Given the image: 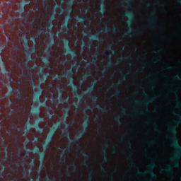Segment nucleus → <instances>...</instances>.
I'll return each instance as SVG.
<instances>
[{"label":"nucleus","instance_id":"obj_1","mask_svg":"<svg viewBox=\"0 0 181 181\" xmlns=\"http://www.w3.org/2000/svg\"><path fill=\"white\" fill-rule=\"evenodd\" d=\"M25 49H27V50L24 51L23 54L27 62L25 69L28 71V74L26 75V77L28 80H30L31 84L32 86H33V84H35V79L33 78V72L32 71L33 69H30V60H32V56H33V54H36L37 47H33L32 51L30 50V46L25 47Z\"/></svg>","mask_w":181,"mask_h":181},{"label":"nucleus","instance_id":"obj_2","mask_svg":"<svg viewBox=\"0 0 181 181\" xmlns=\"http://www.w3.org/2000/svg\"><path fill=\"white\" fill-rule=\"evenodd\" d=\"M106 26H107V30H105V28H101L100 30L102 32H98V34L97 33L94 32L93 30L90 28L88 32L84 31V33H86L88 37H91V36H95L96 39H100V37L103 33H104L105 35H111V33H115L116 35H118L119 33V28H118L117 25H115L112 28L110 26V24H108V23H107Z\"/></svg>","mask_w":181,"mask_h":181},{"label":"nucleus","instance_id":"obj_3","mask_svg":"<svg viewBox=\"0 0 181 181\" xmlns=\"http://www.w3.org/2000/svg\"><path fill=\"white\" fill-rule=\"evenodd\" d=\"M39 27L35 26L37 30L36 39H42V36H44L45 39H49V28L47 25L39 23Z\"/></svg>","mask_w":181,"mask_h":181},{"label":"nucleus","instance_id":"obj_4","mask_svg":"<svg viewBox=\"0 0 181 181\" xmlns=\"http://www.w3.org/2000/svg\"><path fill=\"white\" fill-rule=\"evenodd\" d=\"M85 112L88 117V120L87 122L88 125L86 127V132H83V134L81 135V138H79L78 140L74 141V142H75V144H78V145H79V146H81V144L79 143V141L83 139V138H84V136H86V134H87V132H88V128H89V125H90V118H91V115H90V113H88V110H86Z\"/></svg>","mask_w":181,"mask_h":181},{"label":"nucleus","instance_id":"obj_5","mask_svg":"<svg viewBox=\"0 0 181 181\" xmlns=\"http://www.w3.org/2000/svg\"><path fill=\"white\" fill-rule=\"evenodd\" d=\"M93 98L97 103L99 108H101V110H103V111H105V112H108V106H106V107H104L103 106L101 105V104H100V95H93Z\"/></svg>","mask_w":181,"mask_h":181},{"label":"nucleus","instance_id":"obj_6","mask_svg":"<svg viewBox=\"0 0 181 181\" xmlns=\"http://www.w3.org/2000/svg\"><path fill=\"white\" fill-rule=\"evenodd\" d=\"M65 76L66 78H73L74 80V71L73 69L69 71L66 70Z\"/></svg>","mask_w":181,"mask_h":181},{"label":"nucleus","instance_id":"obj_7","mask_svg":"<svg viewBox=\"0 0 181 181\" xmlns=\"http://www.w3.org/2000/svg\"><path fill=\"white\" fill-rule=\"evenodd\" d=\"M156 166V163L155 161H153L151 165H149L148 168L149 169H151V172H153V173L155 174V176L153 177V179H154V180H158V177L156 176V173H155V170H153V169H155Z\"/></svg>","mask_w":181,"mask_h":181},{"label":"nucleus","instance_id":"obj_8","mask_svg":"<svg viewBox=\"0 0 181 181\" xmlns=\"http://www.w3.org/2000/svg\"><path fill=\"white\" fill-rule=\"evenodd\" d=\"M113 87H116L117 88L116 90L117 98H121L120 96H121L122 90H121L119 85H117V83H115L113 85Z\"/></svg>","mask_w":181,"mask_h":181},{"label":"nucleus","instance_id":"obj_9","mask_svg":"<svg viewBox=\"0 0 181 181\" xmlns=\"http://www.w3.org/2000/svg\"><path fill=\"white\" fill-rule=\"evenodd\" d=\"M128 12H129V13L134 14V21H133V23H134V22L138 20V17L136 16V11L133 8H129Z\"/></svg>","mask_w":181,"mask_h":181},{"label":"nucleus","instance_id":"obj_10","mask_svg":"<svg viewBox=\"0 0 181 181\" xmlns=\"http://www.w3.org/2000/svg\"><path fill=\"white\" fill-rule=\"evenodd\" d=\"M22 156H24L25 158H28L29 156V152H28V151L26 150H24L23 153L19 152L18 157L22 158Z\"/></svg>","mask_w":181,"mask_h":181},{"label":"nucleus","instance_id":"obj_11","mask_svg":"<svg viewBox=\"0 0 181 181\" xmlns=\"http://www.w3.org/2000/svg\"><path fill=\"white\" fill-rule=\"evenodd\" d=\"M64 135H66V136H69V139H71V134H70V130H69V128L66 129L64 131Z\"/></svg>","mask_w":181,"mask_h":181},{"label":"nucleus","instance_id":"obj_12","mask_svg":"<svg viewBox=\"0 0 181 181\" xmlns=\"http://www.w3.org/2000/svg\"><path fill=\"white\" fill-rule=\"evenodd\" d=\"M148 97V100L150 103H152L154 101V100H156V98H158V96L157 95H154V96H149V95H147Z\"/></svg>","mask_w":181,"mask_h":181},{"label":"nucleus","instance_id":"obj_13","mask_svg":"<svg viewBox=\"0 0 181 181\" xmlns=\"http://www.w3.org/2000/svg\"><path fill=\"white\" fill-rule=\"evenodd\" d=\"M153 26L156 28L158 26V14H155L153 20Z\"/></svg>","mask_w":181,"mask_h":181},{"label":"nucleus","instance_id":"obj_14","mask_svg":"<svg viewBox=\"0 0 181 181\" xmlns=\"http://www.w3.org/2000/svg\"><path fill=\"white\" fill-rule=\"evenodd\" d=\"M132 30L129 33V35L131 36H134L135 35H139V33L136 32V30L134 28V27H132Z\"/></svg>","mask_w":181,"mask_h":181},{"label":"nucleus","instance_id":"obj_15","mask_svg":"<svg viewBox=\"0 0 181 181\" xmlns=\"http://www.w3.org/2000/svg\"><path fill=\"white\" fill-rule=\"evenodd\" d=\"M68 30L65 33V36H67V35H69V36H73V35H71V33H70V25H69V24L66 26Z\"/></svg>","mask_w":181,"mask_h":181},{"label":"nucleus","instance_id":"obj_16","mask_svg":"<svg viewBox=\"0 0 181 181\" xmlns=\"http://www.w3.org/2000/svg\"><path fill=\"white\" fill-rule=\"evenodd\" d=\"M144 46H181V45H144Z\"/></svg>","mask_w":181,"mask_h":181},{"label":"nucleus","instance_id":"obj_17","mask_svg":"<svg viewBox=\"0 0 181 181\" xmlns=\"http://www.w3.org/2000/svg\"><path fill=\"white\" fill-rule=\"evenodd\" d=\"M59 91H61V98H64V88H63V87H60L59 88Z\"/></svg>","mask_w":181,"mask_h":181},{"label":"nucleus","instance_id":"obj_18","mask_svg":"<svg viewBox=\"0 0 181 181\" xmlns=\"http://www.w3.org/2000/svg\"><path fill=\"white\" fill-rule=\"evenodd\" d=\"M54 37H56V31L54 30H52V34H51V39L54 42Z\"/></svg>","mask_w":181,"mask_h":181},{"label":"nucleus","instance_id":"obj_19","mask_svg":"<svg viewBox=\"0 0 181 181\" xmlns=\"http://www.w3.org/2000/svg\"><path fill=\"white\" fill-rule=\"evenodd\" d=\"M115 64L114 63H111L109 66V67H106V71H108L110 69H115Z\"/></svg>","mask_w":181,"mask_h":181},{"label":"nucleus","instance_id":"obj_20","mask_svg":"<svg viewBox=\"0 0 181 181\" xmlns=\"http://www.w3.org/2000/svg\"><path fill=\"white\" fill-rule=\"evenodd\" d=\"M83 155H85L86 159H91V156L88 154L86 151H82Z\"/></svg>","mask_w":181,"mask_h":181},{"label":"nucleus","instance_id":"obj_21","mask_svg":"<svg viewBox=\"0 0 181 181\" xmlns=\"http://www.w3.org/2000/svg\"><path fill=\"white\" fill-rule=\"evenodd\" d=\"M170 131H175V132H177V127H176L175 125H171L170 126Z\"/></svg>","mask_w":181,"mask_h":181},{"label":"nucleus","instance_id":"obj_22","mask_svg":"<svg viewBox=\"0 0 181 181\" xmlns=\"http://www.w3.org/2000/svg\"><path fill=\"white\" fill-rule=\"evenodd\" d=\"M70 115V111L68 112V115L66 117V120L64 121V124L69 125V117Z\"/></svg>","mask_w":181,"mask_h":181},{"label":"nucleus","instance_id":"obj_23","mask_svg":"<svg viewBox=\"0 0 181 181\" xmlns=\"http://www.w3.org/2000/svg\"><path fill=\"white\" fill-rule=\"evenodd\" d=\"M94 172H95L94 168H92V173H91L90 175L89 176L90 181H93V177L94 176Z\"/></svg>","mask_w":181,"mask_h":181},{"label":"nucleus","instance_id":"obj_24","mask_svg":"<svg viewBox=\"0 0 181 181\" xmlns=\"http://www.w3.org/2000/svg\"><path fill=\"white\" fill-rule=\"evenodd\" d=\"M19 93L16 95V98H18V100H21L23 97H22V93L18 92Z\"/></svg>","mask_w":181,"mask_h":181},{"label":"nucleus","instance_id":"obj_25","mask_svg":"<svg viewBox=\"0 0 181 181\" xmlns=\"http://www.w3.org/2000/svg\"><path fill=\"white\" fill-rule=\"evenodd\" d=\"M103 56L104 57H108L110 56V51H105Z\"/></svg>","mask_w":181,"mask_h":181},{"label":"nucleus","instance_id":"obj_26","mask_svg":"<svg viewBox=\"0 0 181 181\" xmlns=\"http://www.w3.org/2000/svg\"><path fill=\"white\" fill-rule=\"evenodd\" d=\"M91 10V5H89L88 8H85V11H86V13H88Z\"/></svg>","mask_w":181,"mask_h":181},{"label":"nucleus","instance_id":"obj_27","mask_svg":"<svg viewBox=\"0 0 181 181\" xmlns=\"http://www.w3.org/2000/svg\"><path fill=\"white\" fill-rule=\"evenodd\" d=\"M19 93H22L21 91V89L18 88V89H16V90H14V94L17 95V94H19Z\"/></svg>","mask_w":181,"mask_h":181},{"label":"nucleus","instance_id":"obj_28","mask_svg":"<svg viewBox=\"0 0 181 181\" xmlns=\"http://www.w3.org/2000/svg\"><path fill=\"white\" fill-rule=\"evenodd\" d=\"M127 2L129 5H131V6H134V1L132 0H128Z\"/></svg>","mask_w":181,"mask_h":181},{"label":"nucleus","instance_id":"obj_29","mask_svg":"<svg viewBox=\"0 0 181 181\" xmlns=\"http://www.w3.org/2000/svg\"><path fill=\"white\" fill-rule=\"evenodd\" d=\"M92 74L91 72H88L86 74V78L87 80H88V78H90V77H91Z\"/></svg>","mask_w":181,"mask_h":181},{"label":"nucleus","instance_id":"obj_30","mask_svg":"<svg viewBox=\"0 0 181 181\" xmlns=\"http://www.w3.org/2000/svg\"><path fill=\"white\" fill-rule=\"evenodd\" d=\"M47 65L51 66L52 69V61H50V59H47Z\"/></svg>","mask_w":181,"mask_h":181},{"label":"nucleus","instance_id":"obj_31","mask_svg":"<svg viewBox=\"0 0 181 181\" xmlns=\"http://www.w3.org/2000/svg\"><path fill=\"white\" fill-rule=\"evenodd\" d=\"M54 135H56V132H54V134H53V136L51 137L49 144H52V143L53 142V139H54Z\"/></svg>","mask_w":181,"mask_h":181},{"label":"nucleus","instance_id":"obj_32","mask_svg":"<svg viewBox=\"0 0 181 181\" xmlns=\"http://www.w3.org/2000/svg\"><path fill=\"white\" fill-rule=\"evenodd\" d=\"M129 144L130 145V149H131V151H132V149H134V148L132 147V141H129Z\"/></svg>","mask_w":181,"mask_h":181},{"label":"nucleus","instance_id":"obj_33","mask_svg":"<svg viewBox=\"0 0 181 181\" xmlns=\"http://www.w3.org/2000/svg\"><path fill=\"white\" fill-rule=\"evenodd\" d=\"M97 86V83H95L94 86L91 88V92L93 93V91L95 90V86Z\"/></svg>","mask_w":181,"mask_h":181},{"label":"nucleus","instance_id":"obj_34","mask_svg":"<svg viewBox=\"0 0 181 181\" xmlns=\"http://www.w3.org/2000/svg\"><path fill=\"white\" fill-rule=\"evenodd\" d=\"M122 108L124 109V114L127 115V111L128 109L127 108V107H125L124 105H122Z\"/></svg>","mask_w":181,"mask_h":181},{"label":"nucleus","instance_id":"obj_35","mask_svg":"<svg viewBox=\"0 0 181 181\" xmlns=\"http://www.w3.org/2000/svg\"><path fill=\"white\" fill-rule=\"evenodd\" d=\"M40 88H41V93H40V95H43V91H44V90H43V88L42 87V85H40Z\"/></svg>","mask_w":181,"mask_h":181},{"label":"nucleus","instance_id":"obj_36","mask_svg":"<svg viewBox=\"0 0 181 181\" xmlns=\"http://www.w3.org/2000/svg\"><path fill=\"white\" fill-rule=\"evenodd\" d=\"M74 168H75V172H77L78 170V168H77V165L75 163L74 165H73Z\"/></svg>","mask_w":181,"mask_h":181},{"label":"nucleus","instance_id":"obj_37","mask_svg":"<svg viewBox=\"0 0 181 181\" xmlns=\"http://www.w3.org/2000/svg\"><path fill=\"white\" fill-rule=\"evenodd\" d=\"M144 70H145V68H143L142 70L138 71L136 72V74H141V71H144Z\"/></svg>","mask_w":181,"mask_h":181},{"label":"nucleus","instance_id":"obj_38","mask_svg":"<svg viewBox=\"0 0 181 181\" xmlns=\"http://www.w3.org/2000/svg\"><path fill=\"white\" fill-rule=\"evenodd\" d=\"M155 125H156V129L157 131H159V128H158V123L156 122H154ZM157 126V127H156Z\"/></svg>","mask_w":181,"mask_h":181},{"label":"nucleus","instance_id":"obj_39","mask_svg":"<svg viewBox=\"0 0 181 181\" xmlns=\"http://www.w3.org/2000/svg\"><path fill=\"white\" fill-rule=\"evenodd\" d=\"M118 121H119V122H120V124H122V117H120L118 119Z\"/></svg>","mask_w":181,"mask_h":181},{"label":"nucleus","instance_id":"obj_40","mask_svg":"<svg viewBox=\"0 0 181 181\" xmlns=\"http://www.w3.org/2000/svg\"><path fill=\"white\" fill-rule=\"evenodd\" d=\"M139 112H140L141 114H145V112H144V110H142V109H140V110H139Z\"/></svg>","mask_w":181,"mask_h":181},{"label":"nucleus","instance_id":"obj_41","mask_svg":"<svg viewBox=\"0 0 181 181\" xmlns=\"http://www.w3.org/2000/svg\"><path fill=\"white\" fill-rule=\"evenodd\" d=\"M63 127L62 126V124H59L58 125V129H62Z\"/></svg>","mask_w":181,"mask_h":181},{"label":"nucleus","instance_id":"obj_42","mask_svg":"<svg viewBox=\"0 0 181 181\" xmlns=\"http://www.w3.org/2000/svg\"><path fill=\"white\" fill-rule=\"evenodd\" d=\"M73 144V143H71L70 144V145H69V148H68V149H69V151H71V145Z\"/></svg>","mask_w":181,"mask_h":181},{"label":"nucleus","instance_id":"obj_43","mask_svg":"<svg viewBox=\"0 0 181 181\" xmlns=\"http://www.w3.org/2000/svg\"><path fill=\"white\" fill-rule=\"evenodd\" d=\"M54 28V23L51 22V29H53Z\"/></svg>","mask_w":181,"mask_h":181},{"label":"nucleus","instance_id":"obj_44","mask_svg":"<svg viewBox=\"0 0 181 181\" xmlns=\"http://www.w3.org/2000/svg\"><path fill=\"white\" fill-rule=\"evenodd\" d=\"M86 165L88 168H90V163H88V161L86 162Z\"/></svg>","mask_w":181,"mask_h":181},{"label":"nucleus","instance_id":"obj_45","mask_svg":"<svg viewBox=\"0 0 181 181\" xmlns=\"http://www.w3.org/2000/svg\"><path fill=\"white\" fill-rule=\"evenodd\" d=\"M176 115H177L178 117H181V114H180L179 112H176Z\"/></svg>","mask_w":181,"mask_h":181},{"label":"nucleus","instance_id":"obj_46","mask_svg":"<svg viewBox=\"0 0 181 181\" xmlns=\"http://www.w3.org/2000/svg\"><path fill=\"white\" fill-rule=\"evenodd\" d=\"M93 59H94L95 60H98V57L94 56V57H93Z\"/></svg>","mask_w":181,"mask_h":181},{"label":"nucleus","instance_id":"obj_47","mask_svg":"<svg viewBox=\"0 0 181 181\" xmlns=\"http://www.w3.org/2000/svg\"><path fill=\"white\" fill-rule=\"evenodd\" d=\"M25 61L23 60L21 63V64H20V66H21V67L22 68L23 67V62H24Z\"/></svg>","mask_w":181,"mask_h":181},{"label":"nucleus","instance_id":"obj_48","mask_svg":"<svg viewBox=\"0 0 181 181\" xmlns=\"http://www.w3.org/2000/svg\"><path fill=\"white\" fill-rule=\"evenodd\" d=\"M34 136H35V138L37 139V141H39V137H37V136H36V134H34Z\"/></svg>","mask_w":181,"mask_h":181},{"label":"nucleus","instance_id":"obj_49","mask_svg":"<svg viewBox=\"0 0 181 181\" xmlns=\"http://www.w3.org/2000/svg\"><path fill=\"white\" fill-rule=\"evenodd\" d=\"M86 19H87V14L86 13L84 14V21H86Z\"/></svg>","mask_w":181,"mask_h":181},{"label":"nucleus","instance_id":"obj_50","mask_svg":"<svg viewBox=\"0 0 181 181\" xmlns=\"http://www.w3.org/2000/svg\"><path fill=\"white\" fill-rule=\"evenodd\" d=\"M50 86H51V88H53V87H54V83H51Z\"/></svg>","mask_w":181,"mask_h":181},{"label":"nucleus","instance_id":"obj_51","mask_svg":"<svg viewBox=\"0 0 181 181\" xmlns=\"http://www.w3.org/2000/svg\"><path fill=\"white\" fill-rule=\"evenodd\" d=\"M177 105H181L180 100H178V102H177Z\"/></svg>","mask_w":181,"mask_h":181},{"label":"nucleus","instance_id":"obj_52","mask_svg":"<svg viewBox=\"0 0 181 181\" xmlns=\"http://www.w3.org/2000/svg\"><path fill=\"white\" fill-rule=\"evenodd\" d=\"M15 129H18L19 128V126H14Z\"/></svg>","mask_w":181,"mask_h":181},{"label":"nucleus","instance_id":"obj_53","mask_svg":"<svg viewBox=\"0 0 181 181\" xmlns=\"http://www.w3.org/2000/svg\"><path fill=\"white\" fill-rule=\"evenodd\" d=\"M139 172L141 173V172H142V170H141V167H139Z\"/></svg>","mask_w":181,"mask_h":181},{"label":"nucleus","instance_id":"obj_54","mask_svg":"<svg viewBox=\"0 0 181 181\" xmlns=\"http://www.w3.org/2000/svg\"><path fill=\"white\" fill-rule=\"evenodd\" d=\"M131 165H132V166H135V162L132 163L131 164Z\"/></svg>","mask_w":181,"mask_h":181},{"label":"nucleus","instance_id":"obj_55","mask_svg":"<svg viewBox=\"0 0 181 181\" xmlns=\"http://www.w3.org/2000/svg\"><path fill=\"white\" fill-rule=\"evenodd\" d=\"M76 59H77V54H76V56L74 57V59L76 60Z\"/></svg>","mask_w":181,"mask_h":181},{"label":"nucleus","instance_id":"obj_56","mask_svg":"<svg viewBox=\"0 0 181 181\" xmlns=\"http://www.w3.org/2000/svg\"><path fill=\"white\" fill-rule=\"evenodd\" d=\"M44 6H45V8H46V1L45 0H44Z\"/></svg>","mask_w":181,"mask_h":181},{"label":"nucleus","instance_id":"obj_57","mask_svg":"<svg viewBox=\"0 0 181 181\" xmlns=\"http://www.w3.org/2000/svg\"><path fill=\"white\" fill-rule=\"evenodd\" d=\"M9 169H13V167L12 165H10Z\"/></svg>","mask_w":181,"mask_h":181},{"label":"nucleus","instance_id":"obj_58","mask_svg":"<svg viewBox=\"0 0 181 181\" xmlns=\"http://www.w3.org/2000/svg\"><path fill=\"white\" fill-rule=\"evenodd\" d=\"M124 79H125L126 81L128 80V76H126L124 77Z\"/></svg>","mask_w":181,"mask_h":181},{"label":"nucleus","instance_id":"obj_59","mask_svg":"<svg viewBox=\"0 0 181 181\" xmlns=\"http://www.w3.org/2000/svg\"><path fill=\"white\" fill-rule=\"evenodd\" d=\"M18 107H22V105H21V102L18 103Z\"/></svg>","mask_w":181,"mask_h":181},{"label":"nucleus","instance_id":"obj_60","mask_svg":"<svg viewBox=\"0 0 181 181\" xmlns=\"http://www.w3.org/2000/svg\"><path fill=\"white\" fill-rule=\"evenodd\" d=\"M177 152H180L181 153V149H177Z\"/></svg>","mask_w":181,"mask_h":181},{"label":"nucleus","instance_id":"obj_61","mask_svg":"<svg viewBox=\"0 0 181 181\" xmlns=\"http://www.w3.org/2000/svg\"><path fill=\"white\" fill-rule=\"evenodd\" d=\"M173 163H174V165H176V163H177L176 160H174Z\"/></svg>","mask_w":181,"mask_h":181},{"label":"nucleus","instance_id":"obj_62","mask_svg":"<svg viewBox=\"0 0 181 181\" xmlns=\"http://www.w3.org/2000/svg\"><path fill=\"white\" fill-rule=\"evenodd\" d=\"M106 156H107V158L108 156V152H107V151H106Z\"/></svg>","mask_w":181,"mask_h":181},{"label":"nucleus","instance_id":"obj_63","mask_svg":"<svg viewBox=\"0 0 181 181\" xmlns=\"http://www.w3.org/2000/svg\"><path fill=\"white\" fill-rule=\"evenodd\" d=\"M83 49H87V47L83 46Z\"/></svg>","mask_w":181,"mask_h":181},{"label":"nucleus","instance_id":"obj_64","mask_svg":"<svg viewBox=\"0 0 181 181\" xmlns=\"http://www.w3.org/2000/svg\"><path fill=\"white\" fill-rule=\"evenodd\" d=\"M103 170H105V166H103Z\"/></svg>","mask_w":181,"mask_h":181}]
</instances>
